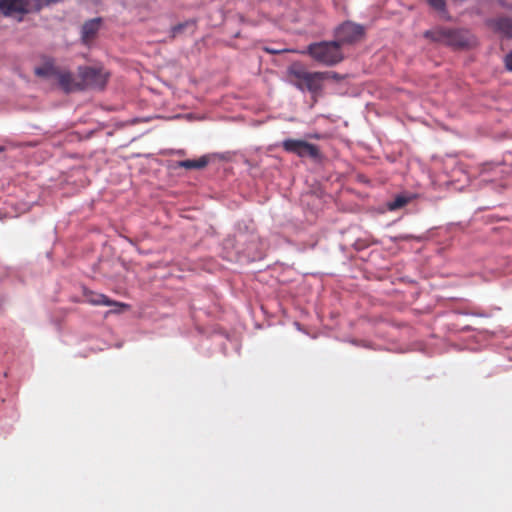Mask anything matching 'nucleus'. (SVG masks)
I'll list each match as a JSON object with an SVG mask.
<instances>
[{
	"mask_svg": "<svg viewBox=\"0 0 512 512\" xmlns=\"http://www.w3.org/2000/svg\"><path fill=\"white\" fill-rule=\"evenodd\" d=\"M186 25H187V23H181V24L174 26L171 30L172 36L175 37L179 33H181L183 31V29L186 27Z\"/></svg>",
	"mask_w": 512,
	"mask_h": 512,
	"instance_id": "16",
	"label": "nucleus"
},
{
	"mask_svg": "<svg viewBox=\"0 0 512 512\" xmlns=\"http://www.w3.org/2000/svg\"><path fill=\"white\" fill-rule=\"evenodd\" d=\"M316 62L331 67L344 59L340 43L334 41H320L307 46L306 52Z\"/></svg>",
	"mask_w": 512,
	"mask_h": 512,
	"instance_id": "2",
	"label": "nucleus"
},
{
	"mask_svg": "<svg viewBox=\"0 0 512 512\" xmlns=\"http://www.w3.org/2000/svg\"><path fill=\"white\" fill-rule=\"evenodd\" d=\"M505 67L508 71H512V51L505 56Z\"/></svg>",
	"mask_w": 512,
	"mask_h": 512,
	"instance_id": "17",
	"label": "nucleus"
},
{
	"mask_svg": "<svg viewBox=\"0 0 512 512\" xmlns=\"http://www.w3.org/2000/svg\"><path fill=\"white\" fill-rule=\"evenodd\" d=\"M28 12V0H0V13L4 16H23Z\"/></svg>",
	"mask_w": 512,
	"mask_h": 512,
	"instance_id": "8",
	"label": "nucleus"
},
{
	"mask_svg": "<svg viewBox=\"0 0 512 512\" xmlns=\"http://www.w3.org/2000/svg\"><path fill=\"white\" fill-rule=\"evenodd\" d=\"M364 27L362 25L347 21L341 24L336 32L335 36L337 42L342 44H352L358 42L364 36Z\"/></svg>",
	"mask_w": 512,
	"mask_h": 512,
	"instance_id": "5",
	"label": "nucleus"
},
{
	"mask_svg": "<svg viewBox=\"0 0 512 512\" xmlns=\"http://www.w3.org/2000/svg\"><path fill=\"white\" fill-rule=\"evenodd\" d=\"M3 151V147L0 146V152Z\"/></svg>",
	"mask_w": 512,
	"mask_h": 512,
	"instance_id": "20",
	"label": "nucleus"
},
{
	"mask_svg": "<svg viewBox=\"0 0 512 512\" xmlns=\"http://www.w3.org/2000/svg\"><path fill=\"white\" fill-rule=\"evenodd\" d=\"M83 296L85 298V302L93 305V306H114L118 309H114L111 312L119 313L122 309L128 308V305L125 303H121L115 300L110 299L108 296L97 293L91 290H84Z\"/></svg>",
	"mask_w": 512,
	"mask_h": 512,
	"instance_id": "7",
	"label": "nucleus"
},
{
	"mask_svg": "<svg viewBox=\"0 0 512 512\" xmlns=\"http://www.w3.org/2000/svg\"><path fill=\"white\" fill-rule=\"evenodd\" d=\"M494 29L507 38L512 37V20L507 17H501L493 21Z\"/></svg>",
	"mask_w": 512,
	"mask_h": 512,
	"instance_id": "12",
	"label": "nucleus"
},
{
	"mask_svg": "<svg viewBox=\"0 0 512 512\" xmlns=\"http://www.w3.org/2000/svg\"><path fill=\"white\" fill-rule=\"evenodd\" d=\"M264 50L267 52V53H270V54H277V53H280L281 50H275L274 48H269V47H265Z\"/></svg>",
	"mask_w": 512,
	"mask_h": 512,
	"instance_id": "18",
	"label": "nucleus"
},
{
	"mask_svg": "<svg viewBox=\"0 0 512 512\" xmlns=\"http://www.w3.org/2000/svg\"><path fill=\"white\" fill-rule=\"evenodd\" d=\"M78 74L81 78L82 90L85 88L102 90L109 77L104 69L89 66L79 67Z\"/></svg>",
	"mask_w": 512,
	"mask_h": 512,
	"instance_id": "4",
	"label": "nucleus"
},
{
	"mask_svg": "<svg viewBox=\"0 0 512 512\" xmlns=\"http://www.w3.org/2000/svg\"><path fill=\"white\" fill-rule=\"evenodd\" d=\"M427 3L435 10L447 14L445 0H426Z\"/></svg>",
	"mask_w": 512,
	"mask_h": 512,
	"instance_id": "15",
	"label": "nucleus"
},
{
	"mask_svg": "<svg viewBox=\"0 0 512 512\" xmlns=\"http://www.w3.org/2000/svg\"><path fill=\"white\" fill-rule=\"evenodd\" d=\"M209 160L206 156H202L199 159H187L179 162V167L185 169H202L207 166Z\"/></svg>",
	"mask_w": 512,
	"mask_h": 512,
	"instance_id": "13",
	"label": "nucleus"
},
{
	"mask_svg": "<svg viewBox=\"0 0 512 512\" xmlns=\"http://www.w3.org/2000/svg\"><path fill=\"white\" fill-rule=\"evenodd\" d=\"M289 76L292 77L294 85L300 90H308L316 93L322 88L323 81L330 75L327 72H309L299 63L291 65L288 69Z\"/></svg>",
	"mask_w": 512,
	"mask_h": 512,
	"instance_id": "3",
	"label": "nucleus"
},
{
	"mask_svg": "<svg viewBox=\"0 0 512 512\" xmlns=\"http://www.w3.org/2000/svg\"><path fill=\"white\" fill-rule=\"evenodd\" d=\"M282 147L285 151L294 153L300 157L308 155L315 158L319 155L317 146L304 140L286 139L282 142Z\"/></svg>",
	"mask_w": 512,
	"mask_h": 512,
	"instance_id": "6",
	"label": "nucleus"
},
{
	"mask_svg": "<svg viewBox=\"0 0 512 512\" xmlns=\"http://www.w3.org/2000/svg\"><path fill=\"white\" fill-rule=\"evenodd\" d=\"M328 73H329L330 75L327 77V79H329V78L336 79V80H338V79H339V76H338V74H337V73H335V72H328Z\"/></svg>",
	"mask_w": 512,
	"mask_h": 512,
	"instance_id": "19",
	"label": "nucleus"
},
{
	"mask_svg": "<svg viewBox=\"0 0 512 512\" xmlns=\"http://www.w3.org/2000/svg\"><path fill=\"white\" fill-rule=\"evenodd\" d=\"M101 26V18L91 19L82 26V41L89 44L97 35Z\"/></svg>",
	"mask_w": 512,
	"mask_h": 512,
	"instance_id": "10",
	"label": "nucleus"
},
{
	"mask_svg": "<svg viewBox=\"0 0 512 512\" xmlns=\"http://www.w3.org/2000/svg\"><path fill=\"white\" fill-rule=\"evenodd\" d=\"M410 198L404 195H397L393 201L387 204V207L390 211L398 210L408 204Z\"/></svg>",
	"mask_w": 512,
	"mask_h": 512,
	"instance_id": "14",
	"label": "nucleus"
},
{
	"mask_svg": "<svg viewBox=\"0 0 512 512\" xmlns=\"http://www.w3.org/2000/svg\"><path fill=\"white\" fill-rule=\"evenodd\" d=\"M34 73L44 78L56 77L59 74V68L55 66L52 59H48L41 66L35 67Z\"/></svg>",
	"mask_w": 512,
	"mask_h": 512,
	"instance_id": "11",
	"label": "nucleus"
},
{
	"mask_svg": "<svg viewBox=\"0 0 512 512\" xmlns=\"http://www.w3.org/2000/svg\"><path fill=\"white\" fill-rule=\"evenodd\" d=\"M56 77L58 78L59 86L64 92L69 93L75 90H82L81 82H76L71 72L59 70V74Z\"/></svg>",
	"mask_w": 512,
	"mask_h": 512,
	"instance_id": "9",
	"label": "nucleus"
},
{
	"mask_svg": "<svg viewBox=\"0 0 512 512\" xmlns=\"http://www.w3.org/2000/svg\"><path fill=\"white\" fill-rule=\"evenodd\" d=\"M430 41L453 49H464L474 44V37L467 29L435 26L424 32Z\"/></svg>",
	"mask_w": 512,
	"mask_h": 512,
	"instance_id": "1",
	"label": "nucleus"
}]
</instances>
